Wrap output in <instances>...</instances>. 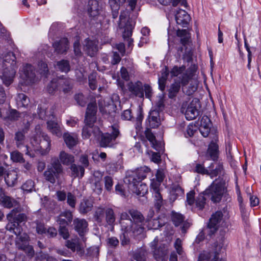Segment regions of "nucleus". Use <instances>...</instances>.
Here are the masks:
<instances>
[{
    "instance_id": "nucleus-14",
    "label": "nucleus",
    "mask_w": 261,
    "mask_h": 261,
    "mask_svg": "<svg viewBox=\"0 0 261 261\" xmlns=\"http://www.w3.org/2000/svg\"><path fill=\"white\" fill-rule=\"evenodd\" d=\"M102 11V7L97 0H89L87 12L91 20H97Z\"/></svg>"
},
{
    "instance_id": "nucleus-42",
    "label": "nucleus",
    "mask_w": 261,
    "mask_h": 261,
    "mask_svg": "<svg viewBox=\"0 0 261 261\" xmlns=\"http://www.w3.org/2000/svg\"><path fill=\"white\" fill-rule=\"evenodd\" d=\"M98 127L97 126H94V124L89 125L85 123V125L83 127L82 130V136L84 139H88L91 136V134L94 135L95 128Z\"/></svg>"
},
{
    "instance_id": "nucleus-21",
    "label": "nucleus",
    "mask_w": 261,
    "mask_h": 261,
    "mask_svg": "<svg viewBox=\"0 0 261 261\" xmlns=\"http://www.w3.org/2000/svg\"><path fill=\"white\" fill-rule=\"evenodd\" d=\"M176 23L182 27H187L190 19V16L188 13L184 10L179 9L175 14Z\"/></svg>"
},
{
    "instance_id": "nucleus-31",
    "label": "nucleus",
    "mask_w": 261,
    "mask_h": 261,
    "mask_svg": "<svg viewBox=\"0 0 261 261\" xmlns=\"http://www.w3.org/2000/svg\"><path fill=\"white\" fill-rule=\"evenodd\" d=\"M29 127L25 126L20 130L16 132L15 134L14 140L18 148H20L23 144L25 140V135L28 133Z\"/></svg>"
},
{
    "instance_id": "nucleus-34",
    "label": "nucleus",
    "mask_w": 261,
    "mask_h": 261,
    "mask_svg": "<svg viewBox=\"0 0 261 261\" xmlns=\"http://www.w3.org/2000/svg\"><path fill=\"white\" fill-rule=\"evenodd\" d=\"M0 204L4 207L11 208L17 205V202L14 199L6 195L0 196Z\"/></svg>"
},
{
    "instance_id": "nucleus-44",
    "label": "nucleus",
    "mask_w": 261,
    "mask_h": 261,
    "mask_svg": "<svg viewBox=\"0 0 261 261\" xmlns=\"http://www.w3.org/2000/svg\"><path fill=\"white\" fill-rule=\"evenodd\" d=\"M150 171V169L146 166L137 169L133 173L138 177L139 180H142L146 177L147 173Z\"/></svg>"
},
{
    "instance_id": "nucleus-9",
    "label": "nucleus",
    "mask_w": 261,
    "mask_h": 261,
    "mask_svg": "<svg viewBox=\"0 0 261 261\" xmlns=\"http://www.w3.org/2000/svg\"><path fill=\"white\" fill-rule=\"evenodd\" d=\"M128 216L126 214H122L121 219H119V224L121 226L122 233L120 235V240L122 246L127 245L130 243V239L128 235V233H132L133 236H137L139 234H135L133 231V229L131 227V221L126 219Z\"/></svg>"
},
{
    "instance_id": "nucleus-58",
    "label": "nucleus",
    "mask_w": 261,
    "mask_h": 261,
    "mask_svg": "<svg viewBox=\"0 0 261 261\" xmlns=\"http://www.w3.org/2000/svg\"><path fill=\"white\" fill-rule=\"evenodd\" d=\"M184 194V190L179 185L173 186L171 190V196L174 197V199H176L178 196H182Z\"/></svg>"
},
{
    "instance_id": "nucleus-37",
    "label": "nucleus",
    "mask_w": 261,
    "mask_h": 261,
    "mask_svg": "<svg viewBox=\"0 0 261 261\" xmlns=\"http://www.w3.org/2000/svg\"><path fill=\"white\" fill-rule=\"evenodd\" d=\"M47 128L53 134L58 137L62 136L61 127L59 124L55 121L50 120L47 122Z\"/></svg>"
},
{
    "instance_id": "nucleus-23",
    "label": "nucleus",
    "mask_w": 261,
    "mask_h": 261,
    "mask_svg": "<svg viewBox=\"0 0 261 261\" xmlns=\"http://www.w3.org/2000/svg\"><path fill=\"white\" fill-rule=\"evenodd\" d=\"M196 69L195 66L194 65L193 67H190L188 68L185 73H183L179 77L180 81L177 82H180V86L181 85L182 87L186 86L188 84L190 80H191L194 75Z\"/></svg>"
},
{
    "instance_id": "nucleus-35",
    "label": "nucleus",
    "mask_w": 261,
    "mask_h": 261,
    "mask_svg": "<svg viewBox=\"0 0 261 261\" xmlns=\"http://www.w3.org/2000/svg\"><path fill=\"white\" fill-rule=\"evenodd\" d=\"M30 103L29 98L23 93H19L16 97L17 108H26Z\"/></svg>"
},
{
    "instance_id": "nucleus-26",
    "label": "nucleus",
    "mask_w": 261,
    "mask_h": 261,
    "mask_svg": "<svg viewBox=\"0 0 261 261\" xmlns=\"http://www.w3.org/2000/svg\"><path fill=\"white\" fill-rule=\"evenodd\" d=\"M58 160L61 164L62 163L63 165L67 166H71V165H72L75 162L74 156L64 151L60 152Z\"/></svg>"
},
{
    "instance_id": "nucleus-20",
    "label": "nucleus",
    "mask_w": 261,
    "mask_h": 261,
    "mask_svg": "<svg viewBox=\"0 0 261 261\" xmlns=\"http://www.w3.org/2000/svg\"><path fill=\"white\" fill-rule=\"evenodd\" d=\"M59 90L64 94H70L73 87V81L70 78L58 80Z\"/></svg>"
},
{
    "instance_id": "nucleus-61",
    "label": "nucleus",
    "mask_w": 261,
    "mask_h": 261,
    "mask_svg": "<svg viewBox=\"0 0 261 261\" xmlns=\"http://www.w3.org/2000/svg\"><path fill=\"white\" fill-rule=\"evenodd\" d=\"M185 70L186 66L185 65H182L180 67L174 66L170 72L172 77H175L181 74Z\"/></svg>"
},
{
    "instance_id": "nucleus-46",
    "label": "nucleus",
    "mask_w": 261,
    "mask_h": 261,
    "mask_svg": "<svg viewBox=\"0 0 261 261\" xmlns=\"http://www.w3.org/2000/svg\"><path fill=\"white\" fill-rule=\"evenodd\" d=\"M105 216L107 223L111 226L113 225L116 220L114 210L111 208H107Z\"/></svg>"
},
{
    "instance_id": "nucleus-5",
    "label": "nucleus",
    "mask_w": 261,
    "mask_h": 261,
    "mask_svg": "<svg viewBox=\"0 0 261 261\" xmlns=\"http://www.w3.org/2000/svg\"><path fill=\"white\" fill-rule=\"evenodd\" d=\"M226 231L223 229L219 230V236L217 237L215 246V251H203L199 254L197 261H225L223 258H219V252L224 245Z\"/></svg>"
},
{
    "instance_id": "nucleus-56",
    "label": "nucleus",
    "mask_w": 261,
    "mask_h": 261,
    "mask_svg": "<svg viewBox=\"0 0 261 261\" xmlns=\"http://www.w3.org/2000/svg\"><path fill=\"white\" fill-rule=\"evenodd\" d=\"M97 73L96 72H93L88 76L89 86L90 89L94 90L97 88Z\"/></svg>"
},
{
    "instance_id": "nucleus-38",
    "label": "nucleus",
    "mask_w": 261,
    "mask_h": 261,
    "mask_svg": "<svg viewBox=\"0 0 261 261\" xmlns=\"http://www.w3.org/2000/svg\"><path fill=\"white\" fill-rule=\"evenodd\" d=\"M146 222L148 229H157L164 225V222L159 217L156 219L147 218Z\"/></svg>"
},
{
    "instance_id": "nucleus-2",
    "label": "nucleus",
    "mask_w": 261,
    "mask_h": 261,
    "mask_svg": "<svg viewBox=\"0 0 261 261\" xmlns=\"http://www.w3.org/2000/svg\"><path fill=\"white\" fill-rule=\"evenodd\" d=\"M16 57L13 52L9 51L5 54L2 61V75L1 77L4 84L9 86L13 81L17 66Z\"/></svg>"
},
{
    "instance_id": "nucleus-57",
    "label": "nucleus",
    "mask_w": 261,
    "mask_h": 261,
    "mask_svg": "<svg viewBox=\"0 0 261 261\" xmlns=\"http://www.w3.org/2000/svg\"><path fill=\"white\" fill-rule=\"evenodd\" d=\"M35 188V182L31 179L27 180L22 186L21 189L25 193H29L33 191Z\"/></svg>"
},
{
    "instance_id": "nucleus-33",
    "label": "nucleus",
    "mask_w": 261,
    "mask_h": 261,
    "mask_svg": "<svg viewBox=\"0 0 261 261\" xmlns=\"http://www.w3.org/2000/svg\"><path fill=\"white\" fill-rule=\"evenodd\" d=\"M207 152L212 160L217 161L219 154L218 145L216 142L212 141L208 145Z\"/></svg>"
},
{
    "instance_id": "nucleus-53",
    "label": "nucleus",
    "mask_w": 261,
    "mask_h": 261,
    "mask_svg": "<svg viewBox=\"0 0 261 261\" xmlns=\"http://www.w3.org/2000/svg\"><path fill=\"white\" fill-rule=\"evenodd\" d=\"M59 90L58 80L53 79L47 86V91L49 94H53Z\"/></svg>"
},
{
    "instance_id": "nucleus-6",
    "label": "nucleus",
    "mask_w": 261,
    "mask_h": 261,
    "mask_svg": "<svg viewBox=\"0 0 261 261\" xmlns=\"http://www.w3.org/2000/svg\"><path fill=\"white\" fill-rule=\"evenodd\" d=\"M122 214H126L128 216L126 219L129 220L131 222V227L133 229V231L135 234H141L144 231V227L143 222L144 217L143 215L139 211L130 209L127 212H122L120 216V219H121Z\"/></svg>"
},
{
    "instance_id": "nucleus-28",
    "label": "nucleus",
    "mask_w": 261,
    "mask_h": 261,
    "mask_svg": "<svg viewBox=\"0 0 261 261\" xmlns=\"http://www.w3.org/2000/svg\"><path fill=\"white\" fill-rule=\"evenodd\" d=\"M69 168L71 171V177L74 178H82L84 176V167H83L81 165H76L74 163L72 165H71V166H70Z\"/></svg>"
},
{
    "instance_id": "nucleus-48",
    "label": "nucleus",
    "mask_w": 261,
    "mask_h": 261,
    "mask_svg": "<svg viewBox=\"0 0 261 261\" xmlns=\"http://www.w3.org/2000/svg\"><path fill=\"white\" fill-rule=\"evenodd\" d=\"M63 138L64 142L69 148H72L73 146L76 145L77 143L75 139L68 133H66L63 135Z\"/></svg>"
},
{
    "instance_id": "nucleus-36",
    "label": "nucleus",
    "mask_w": 261,
    "mask_h": 261,
    "mask_svg": "<svg viewBox=\"0 0 261 261\" xmlns=\"http://www.w3.org/2000/svg\"><path fill=\"white\" fill-rule=\"evenodd\" d=\"M93 207V202L88 199H83L81 202L79 212L82 214H86L89 212L91 211Z\"/></svg>"
},
{
    "instance_id": "nucleus-29",
    "label": "nucleus",
    "mask_w": 261,
    "mask_h": 261,
    "mask_svg": "<svg viewBox=\"0 0 261 261\" xmlns=\"http://www.w3.org/2000/svg\"><path fill=\"white\" fill-rule=\"evenodd\" d=\"M208 175H210L211 178H213L219 175H221L223 171V165L220 163L217 164L212 163L208 167Z\"/></svg>"
},
{
    "instance_id": "nucleus-47",
    "label": "nucleus",
    "mask_w": 261,
    "mask_h": 261,
    "mask_svg": "<svg viewBox=\"0 0 261 261\" xmlns=\"http://www.w3.org/2000/svg\"><path fill=\"white\" fill-rule=\"evenodd\" d=\"M158 1L162 5L165 6L171 4L172 6L176 7L180 3L181 6H183L186 8L187 6V3L186 0H158Z\"/></svg>"
},
{
    "instance_id": "nucleus-15",
    "label": "nucleus",
    "mask_w": 261,
    "mask_h": 261,
    "mask_svg": "<svg viewBox=\"0 0 261 261\" xmlns=\"http://www.w3.org/2000/svg\"><path fill=\"white\" fill-rule=\"evenodd\" d=\"M97 107L95 101L89 103L87 108L84 122L85 123L92 125L96 121V113Z\"/></svg>"
},
{
    "instance_id": "nucleus-50",
    "label": "nucleus",
    "mask_w": 261,
    "mask_h": 261,
    "mask_svg": "<svg viewBox=\"0 0 261 261\" xmlns=\"http://www.w3.org/2000/svg\"><path fill=\"white\" fill-rule=\"evenodd\" d=\"M172 221L175 226L180 225L185 220V217L180 213L172 212Z\"/></svg>"
},
{
    "instance_id": "nucleus-32",
    "label": "nucleus",
    "mask_w": 261,
    "mask_h": 261,
    "mask_svg": "<svg viewBox=\"0 0 261 261\" xmlns=\"http://www.w3.org/2000/svg\"><path fill=\"white\" fill-rule=\"evenodd\" d=\"M18 175L16 171L13 170L7 172L5 180L9 187H14L17 181Z\"/></svg>"
},
{
    "instance_id": "nucleus-54",
    "label": "nucleus",
    "mask_w": 261,
    "mask_h": 261,
    "mask_svg": "<svg viewBox=\"0 0 261 261\" xmlns=\"http://www.w3.org/2000/svg\"><path fill=\"white\" fill-rule=\"evenodd\" d=\"M21 113L15 109H10L7 118L11 121H16L20 117Z\"/></svg>"
},
{
    "instance_id": "nucleus-59",
    "label": "nucleus",
    "mask_w": 261,
    "mask_h": 261,
    "mask_svg": "<svg viewBox=\"0 0 261 261\" xmlns=\"http://www.w3.org/2000/svg\"><path fill=\"white\" fill-rule=\"evenodd\" d=\"M197 131V127L196 125L192 123L188 125L186 130L185 133V136L186 138L192 137L194 134Z\"/></svg>"
},
{
    "instance_id": "nucleus-8",
    "label": "nucleus",
    "mask_w": 261,
    "mask_h": 261,
    "mask_svg": "<svg viewBox=\"0 0 261 261\" xmlns=\"http://www.w3.org/2000/svg\"><path fill=\"white\" fill-rule=\"evenodd\" d=\"M62 172V166L58 158H55L52 159L50 165L48 166L47 170L44 173V176L46 180L54 184L57 180H59Z\"/></svg>"
},
{
    "instance_id": "nucleus-3",
    "label": "nucleus",
    "mask_w": 261,
    "mask_h": 261,
    "mask_svg": "<svg viewBox=\"0 0 261 261\" xmlns=\"http://www.w3.org/2000/svg\"><path fill=\"white\" fill-rule=\"evenodd\" d=\"M136 22L132 18L129 17V12L123 11L121 12L119 16L118 27L122 30V36L125 41L127 42L128 48H132L133 39L131 38L133 30Z\"/></svg>"
},
{
    "instance_id": "nucleus-22",
    "label": "nucleus",
    "mask_w": 261,
    "mask_h": 261,
    "mask_svg": "<svg viewBox=\"0 0 261 261\" xmlns=\"http://www.w3.org/2000/svg\"><path fill=\"white\" fill-rule=\"evenodd\" d=\"M53 47L58 54L65 53L69 48V41L67 38H62L60 40L55 42Z\"/></svg>"
},
{
    "instance_id": "nucleus-27",
    "label": "nucleus",
    "mask_w": 261,
    "mask_h": 261,
    "mask_svg": "<svg viewBox=\"0 0 261 261\" xmlns=\"http://www.w3.org/2000/svg\"><path fill=\"white\" fill-rule=\"evenodd\" d=\"M126 1L128 3L131 11H133L136 7L137 0H109V4L111 8H114L116 10Z\"/></svg>"
},
{
    "instance_id": "nucleus-10",
    "label": "nucleus",
    "mask_w": 261,
    "mask_h": 261,
    "mask_svg": "<svg viewBox=\"0 0 261 261\" xmlns=\"http://www.w3.org/2000/svg\"><path fill=\"white\" fill-rule=\"evenodd\" d=\"M129 91L134 95L140 98L144 97V92L147 98L150 99L152 96V88L148 84H143L140 81L131 83L128 86Z\"/></svg>"
},
{
    "instance_id": "nucleus-62",
    "label": "nucleus",
    "mask_w": 261,
    "mask_h": 261,
    "mask_svg": "<svg viewBox=\"0 0 261 261\" xmlns=\"http://www.w3.org/2000/svg\"><path fill=\"white\" fill-rule=\"evenodd\" d=\"M194 172L201 174H208V168L206 169L202 164H197L195 166Z\"/></svg>"
},
{
    "instance_id": "nucleus-4",
    "label": "nucleus",
    "mask_w": 261,
    "mask_h": 261,
    "mask_svg": "<svg viewBox=\"0 0 261 261\" xmlns=\"http://www.w3.org/2000/svg\"><path fill=\"white\" fill-rule=\"evenodd\" d=\"M120 135L118 127L116 125L112 126L111 133H102L99 127L95 128L94 136L98 137L99 146L103 148H114L117 144L116 139Z\"/></svg>"
},
{
    "instance_id": "nucleus-41",
    "label": "nucleus",
    "mask_w": 261,
    "mask_h": 261,
    "mask_svg": "<svg viewBox=\"0 0 261 261\" xmlns=\"http://www.w3.org/2000/svg\"><path fill=\"white\" fill-rule=\"evenodd\" d=\"M99 255V248L93 246L87 249L86 256L91 260L98 259Z\"/></svg>"
},
{
    "instance_id": "nucleus-60",
    "label": "nucleus",
    "mask_w": 261,
    "mask_h": 261,
    "mask_svg": "<svg viewBox=\"0 0 261 261\" xmlns=\"http://www.w3.org/2000/svg\"><path fill=\"white\" fill-rule=\"evenodd\" d=\"M105 188L108 192H111L113 186V179L110 176H106L103 178Z\"/></svg>"
},
{
    "instance_id": "nucleus-25",
    "label": "nucleus",
    "mask_w": 261,
    "mask_h": 261,
    "mask_svg": "<svg viewBox=\"0 0 261 261\" xmlns=\"http://www.w3.org/2000/svg\"><path fill=\"white\" fill-rule=\"evenodd\" d=\"M147 121L150 128L158 127L161 123L160 113L157 111H150L148 116Z\"/></svg>"
},
{
    "instance_id": "nucleus-63",
    "label": "nucleus",
    "mask_w": 261,
    "mask_h": 261,
    "mask_svg": "<svg viewBox=\"0 0 261 261\" xmlns=\"http://www.w3.org/2000/svg\"><path fill=\"white\" fill-rule=\"evenodd\" d=\"M197 90V87L194 85L190 84L188 87H183L182 91L188 96L192 95Z\"/></svg>"
},
{
    "instance_id": "nucleus-51",
    "label": "nucleus",
    "mask_w": 261,
    "mask_h": 261,
    "mask_svg": "<svg viewBox=\"0 0 261 261\" xmlns=\"http://www.w3.org/2000/svg\"><path fill=\"white\" fill-rule=\"evenodd\" d=\"M147 252L143 249L137 250L133 254V258L136 261H146Z\"/></svg>"
},
{
    "instance_id": "nucleus-52",
    "label": "nucleus",
    "mask_w": 261,
    "mask_h": 261,
    "mask_svg": "<svg viewBox=\"0 0 261 261\" xmlns=\"http://www.w3.org/2000/svg\"><path fill=\"white\" fill-rule=\"evenodd\" d=\"M134 192L140 196H143L147 192V187L146 184L141 183L134 188Z\"/></svg>"
},
{
    "instance_id": "nucleus-12",
    "label": "nucleus",
    "mask_w": 261,
    "mask_h": 261,
    "mask_svg": "<svg viewBox=\"0 0 261 261\" xmlns=\"http://www.w3.org/2000/svg\"><path fill=\"white\" fill-rule=\"evenodd\" d=\"M199 100L197 98H194L188 105L185 112V117L188 120L196 119L199 115L200 111Z\"/></svg>"
},
{
    "instance_id": "nucleus-43",
    "label": "nucleus",
    "mask_w": 261,
    "mask_h": 261,
    "mask_svg": "<svg viewBox=\"0 0 261 261\" xmlns=\"http://www.w3.org/2000/svg\"><path fill=\"white\" fill-rule=\"evenodd\" d=\"M57 68L62 72L67 73L70 70L69 62L66 60H61L58 61L56 64Z\"/></svg>"
},
{
    "instance_id": "nucleus-40",
    "label": "nucleus",
    "mask_w": 261,
    "mask_h": 261,
    "mask_svg": "<svg viewBox=\"0 0 261 261\" xmlns=\"http://www.w3.org/2000/svg\"><path fill=\"white\" fill-rule=\"evenodd\" d=\"M106 209L103 208L98 207L95 211L94 214V218L95 221L99 225H102L103 222Z\"/></svg>"
},
{
    "instance_id": "nucleus-30",
    "label": "nucleus",
    "mask_w": 261,
    "mask_h": 261,
    "mask_svg": "<svg viewBox=\"0 0 261 261\" xmlns=\"http://www.w3.org/2000/svg\"><path fill=\"white\" fill-rule=\"evenodd\" d=\"M145 136L147 140L151 144V146L156 151H160L161 149V144L159 143L155 139L154 134L151 132V130L147 128L145 132Z\"/></svg>"
},
{
    "instance_id": "nucleus-19",
    "label": "nucleus",
    "mask_w": 261,
    "mask_h": 261,
    "mask_svg": "<svg viewBox=\"0 0 261 261\" xmlns=\"http://www.w3.org/2000/svg\"><path fill=\"white\" fill-rule=\"evenodd\" d=\"M73 220V215L70 211H65L56 218V222L59 226H68Z\"/></svg>"
},
{
    "instance_id": "nucleus-49",
    "label": "nucleus",
    "mask_w": 261,
    "mask_h": 261,
    "mask_svg": "<svg viewBox=\"0 0 261 261\" xmlns=\"http://www.w3.org/2000/svg\"><path fill=\"white\" fill-rule=\"evenodd\" d=\"M152 194L153 195L154 200V207L156 210L159 211L160 210L161 207L163 205V199L162 196L160 192H155Z\"/></svg>"
},
{
    "instance_id": "nucleus-1",
    "label": "nucleus",
    "mask_w": 261,
    "mask_h": 261,
    "mask_svg": "<svg viewBox=\"0 0 261 261\" xmlns=\"http://www.w3.org/2000/svg\"><path fill=\"white\" fill-rule=\"evenodd\" d=\"M21 208L17 207L11 211L7 215V219L8 221L6 228L10 232L16 236V244L17 248L23 251L28 249H31L28 245L29 237L26 233L22 232V228L21 224H24L27 220V215L21 212Z\"/></svg>"
},
{
    "instance_id": "nucleus-11",
    "label": "nucleus",
    "mask_w": 261,
    "mask_h": 261,
    "mask_svg": "<svg viewBox=\"0 0 261 261\" xmlns=\"http://www.w3.org/2000/svg\"><path fill=\"white\" fill-rule=\"evenodd\" d=\"M158 239L157 238H155L150 243V247L153 253V256L155 260L163 261L165 259L168 254L167 246L163 244L158 245Z\"/></svg>"
},
{
    "instance_id": "nucleus-55",
    "label": "nucleus",
    "mask_w": 261,
    "mask_h": 261,
    "mask_svg": "<svg viewBox=\"0 0 261 261\" xmlns=\"http://www.w3.org/2000/svg\"><path fill=\"white\" fill-rule=\"evenodd\" d=\"M11 159L16 163H24L25 160L23 157V155L18 151H14L11 153Z\"/></svg>"
},
{
    "instance_id": "nucleus-39",
    "label": "nucleus",
    "mask_w": 261,
    "mask_h": 261,
    "mask_svg": "<svg viewBox=\"0 0 261 261\" xmlns=\"http://www.w3.org/2000/svg\"><path fill=\"white\" fill-rule=\"evenodd\" d=\"M180 89V82L175 81L170 85L168 90L169 98L171 99L175 98L179 92Z\"/></svg>"
},
{
    "instance_id": "nucleus-64",
    "label": "nucleus",
    "mask_w": 261,
    "mask_h": 261,
    "mask_svg": "<svg viewBox=\"0 0 261 261\" xmlns=\"http://www.w3.org/2000/svg\"><path fill=\"white\" fill-rule=\"evenodd\" d=\"M67 202L71 207L74 208L76 204V197L70 192H68L67 195Z\"/></svg>"
},
{
    "instance_id": "nucleus-24",
    "label": "nucleus",
    "mask_w": 261,
    "mask_h": 261,
    "mask_svg": "<svg viewBox=\"0 0 261 261\" xmlns=\"http://www.w3.org/2000/svg\"><path fill=\"white\" fill-rule=\"evenodd\" d=\"M84 49L87 55L92 57L94 56L98 50L97 45L95 41L87 38L84 41Z\"/></svg>"
},
{
    "instance_id": "nucleus-18",
    "label": "nucleus",
    "mask_w": 261,
    "mask_h": 261,
    "mask_svg": "<svg viewBox=\"0 0 261 261\" xmlns=\"http://www.w3.org/2000/svg\"><path fill=\"white\" fill-rule=\"evenodd\" d=\"M22 77L28 83H34L36 75L35 68L31 64H27L23 66L22 69Z\"/></svg>"
},
{
    "instance_id": "nucleus-16",
    "label": "nucleus",
    "mask_w": 261,
    "mask_h": 261,
    "mask_svg": "<svg viewBox=\"0 0 261 261\" xmlns=\"http://www.w3.org/2000/svg\"><path fill=\"white\" fill-rule=\"evenodd\" d=\"M51 140L48 135L42 133L41 139L40 140L38 148L37 150L40 151L41 155H46L48 153L50 150Z\"/></svg>"
},
{
    "instance_id": "nucleus-17",
    "label": "nucleus",
    "mask_w": 261,
    "mask_h": 261,
    "mask_svg": "<svg viewBox=\"0 0 261 261\" xmlns=\"http://www.w3.org/2000/svg\"><path fill=\"white\" fill-rule=\"evenodd\" d=\"M74 230L83 237L88 230V222L84 219L75 218L73 222Z\"/></svg>"
},
{
    "instance_id": "nucleus-7",
    "label": "nucleus",
    "mask_w": 261,
    "mask_h": 261,
    "mask_svg": "<svg viewBox=\"0 0 261 261\" xmlns=\"http://www.w3.org/2000/svg\"><path fill=\"white\" fill-rule=\"evenodd\" d=\"M203 192L214 203H218L221 200L224 186L222 182L215 179Z\"/></svg>"
},
{
    "instance_id": "nucleus-13",
    "label": "nucleus",
    "mask_w": 261,
    "mask_h": 261,
    "mask_svg": "<svg viewBox=\"0 0 261 261\" xmlns=\"http://www.w3.org/2000/svg\"><path fill=\"white\" fill-rule=\"evenodd\" d=\"M223 217V214L222 212L220 211L216 212L211 216L207 225V227L209 229V236H212L215 234L218 230Z\"/></svg>"
},
{
    "instance_id": "nucleus-45",
    "label": "nucleus",
    "mask_w": 261,
    "mask_h": 261,
    "mask_svg": "<svg viewBox=\"0 0 261 261\" xmlns=\"http://www.w3.org/2000/svg\"><path fill=\"white\" fill-rule=\"evenodd\" d=\"M207 197L203 192L200 193L195 199V205L199 210H202L206 204Z\"/></svg>"
}]
</instances>
